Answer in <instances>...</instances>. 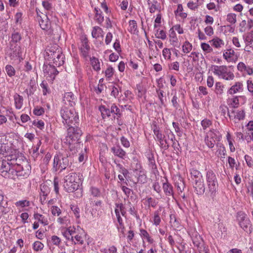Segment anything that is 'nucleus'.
<instances>
[{
  "instance_id": "a211bd4d",
  "label": "nucleus",
  "mask_w": 253,
  "mask_h": 253,
  "mask_svg": "<svg viewBox=\"0 0 253 253\" xmlns=\"http://www.w3.org/2000/svg\"><path fill=\"white\" fill-rule=\"evenodd\" d=\"M111 150L115 156L121 159H124L126 156V152L120 146H114Z\"/></svg>"
},
{
  "instance_id": "dca6fc26",
  "label": "nucleus",
  "mask_w": 253,
  "mask_h": 253,
  "mask_svg": "<svg viewBox=\"0 0 253 253\" xmlns=\"http://www.w3.org/2000/svg\"><path fill=\"white\" fill-rule=\"evenodd\" d=\"M213 72L214 75L221 77L222 79V77L226 73L227 70H228L227 67L226 66H217L213 65L212 66Z\"/></svg>"
},
{
  "instance_id": "ddd939ff",
  "label": "nucleus",
  "mask_w": 253,
  "mask_h": 253,
  "mask_svg": "<svg viewBox=\"0 0 253 253\" xmlns=\"http://www.w3.org/2000/svg\"><path fill=\"white\" fill-rule=\"evenodd\" d=\"M193 187L197 194H203L205 191V187L203 177L199 179H195L193 181Z\"/></svg>"
},
{
  "instance_id": "e433bc0d",
  "label": "nucleus",
  "mask_w": 253,
  "mask_h": 253,
  "mask_svg": "<svg viewBox=\"0 0 253 253\" xmlns=\"http://www.w3.org/2000/svg\"><path fill=\"white\" fill-rule=\"evenodd\" d=\"M192 238L193 244L195 246L199 247L200 245L201 244V242H202V239L201 238L200 236L197 233H196L195 234V237H192Z\"/></svg>"
},
{
  "instance_id": "774afa93",
  "label": "nucleus",
  "mask_w": 253,
  "mask_h": 253,
  "mask_svg": "<svg viewBox=\"0 0 253 253\" xmlns=\"http://www.w3.org/2000/svg\"><path fill=\"white\" fill-rule=\"evenodd\" d=\"M245 159L249 167H252L253 166V160L251 157L248 155H246L245 156Z\"/></svg>"
},
{
  "instance_id": "4468645a",
  "label": "nucleus",
  "mask_w": 253,
  "mask_h": 253,
  "mask_svg": "<svg viewBox=\"0 0 253 253\" xmlns=\"http://www.w3.org/2000/svg\"><path fill=\"white\" fill-rule=\"evenodd\" d=\"M80 49L84 57L88 56L90 46L88 44V40L85 37H83L81 38V45Z\"/></svg>"
},
{
  "instance_id": "473e14b6",
  "label": "nucleus",
  "mask_w": 253,
  "mask_h": 253,
  "mask_svg": "<svg viewBox=\"0 0 253 253\" xmlns=\"http://www.w3.org/2000/svg\"><path fill=\"white\" fill-rule=\"evenodd\" d=\"M140 235L145 238L148 242L150 244H152L154 242V240L150 236L149 233L146 230L141 229L140 230Z\"/></svg>"
},
{
  "instance_id": "4be33fe9",
  "label": "nucleus",
  "mask_w": 253,
  "mask_h": 253,
  "mask_svg": "<svg viewBox=\"0 0 253 253\" xmlns=\"http://www.w3.org/2000/svg\"><path fill=\"white\" fill-rule=\"evenodd\" d=\"M147 3L151 13H154L159 9V3L156 0H147Z\"/></svg>"
},
{
  "instance_id": "680f3d73",
  "label": "nucleus",
  "mask_w": 253,
  "mask_h": 253,
  "mask_svg": "<svg viewBox=\"0 0 253 253\" xmlns=\"http://www.w3.org/2000/svg\"><path fill=\"white\" fill-rule=\"evenodd\" d=\"M211 122L208 119H204L201 122V125L204 129H206L211 125Z\"/></svg>"
},
{
  "instance_id": "ea45409f",
  "label": "nucleus",
  "mask_w": 253,
  "mask_h": 253,
  "mask_svg": "<svg viewBox=\"0 0 253 253\" xmlns=\"http://www.w3.org/2000/svg\"><path fill=\"white\" fill-rule=\"evenodd\" d=\"M205 141L206 145L210 148H212L215 143V139L210 138V136H206L205 139Z\"/></svg>"
},
{
  "instance_id": "37998d69",
  "label": "nucleus",
  "mask_w": 253,
  "mask_h": 253,
  "mask_svg": "<svg viewBox=\"0 0 253 253\" xmlns=\"http://www.w3.org/2000/svg\"><path fill=\"white\" fill-rule=\"evenodd\" d=\"M161 218L159 215V211H157L154 212V217H153V223L156 226H158L160 224L161 222Z\"/></svg>"
},
{
  "instance_id": "0eeeda50",
  "label": "nucleus",
  "mask_w": 253,
  "mask_h": 253,
  "mask_svg": "<svg viewBox=\"0 0 253 253\" xmlns=\"http://www.w3.org/2000/svg\"><path fill=\"white\" fill-rule=\"evenodd\" d=\"M206 184L210 196L213 197L218 188V182L215 173L211 170L207 172Z\"/></svg>"
},
{
  "instance_id": "2eb2a0df",
  "label": "nucleus",
  "mask_w": 253,
  "mask_h": 253,
  "mask_svg": "<svg viewBox=\"0 0 253 253\" xmlns=\"http://www.w3.org/2000/svg\"><path fill=\"white\" fill-rule=\"evenodd\" d=\"M76 97L71 92H66L64 94L63 101L66 105L73 107L75 105Z\"/></svg>"
},
{
  "instance_id": "a18cd8bd",
  "label": "nucleus",
  "mask_w": 253,
  "mask_h": 253,
  "mask_svg": "<svg viewBox=\"0 0 253 253\" xmlns=\"http://www.w3.org/2000/svg\"><path fill=\"white\" fill-rule=\"evenodd\" d=\"M155 36L157 38L161 39L162 40L166 39L167 37L166 32L163 30H159V29L156 30Z\"/></svg>"
},
{
  "instance_id": "9d476101",
  "label": "nucleus",
  "mask_w": 253,
  "mask_h": 253,
  "mask_svg": "<svg viewBox=\"0 0 253 253\" xmlns=\"http://www.w3.org/2000/svg\"><path fill=\"white\" fill-rule=\"evenodd\" d=\"M50 62L48 65H43V72L44 76L48 80L53 81L55 76L58 74V71L55 68V65H51Z\"/></svg>"
},
{
  "instance_id": "c03bdc74",
  "label": "nucleus",
  "mask_w": 253,
  "mask_h": 253,
  "mask_svg": "<svg viewBox=\"0 0 253 253\" xmlns=\"http://www.w3.org/2000/svg\"><path fill=\"white\" fill-rule=\"evenodd\" d=\"M192 48V44L187 41H186L182 45V50L184 53L189 52Z\"/></svg>"
},
{
  "instance_id": "6e6552de",
  "label": "nucleus",
  "mask_w": 253,
  "mask_h": 253,
  "mask_svg": "<svg viewBox=\"0 0 253 253\" xmlns=\"http://www.w3.org/2000/svg\"><path fill=\"white\" fill-rule=\"evenodd\" d=\"M70 156L69 152L65 154L59 153L55 155L53 160V169L57 171L59 169L61 170L65 169L69 164Z\"/></svg>"
},
{
  "instance_id": "c9c22d12",
  "label": "nucleus",
  "mask_w": 253,
  "mask_h": 253,
  "mask_svg": "<svg viewBox=\"0 0 253 253\" xmlns=\"http://www.w3.org/2000/svg\"><path fill=\"white\" fill-rule=\"evenodd\" d=\"M15 205L17 208H25L30 206V201L25 200H21L16 202L15 203Z\"/></svg>"
},
{
  "instance_id": "c756f323",
  "label": "nucleus",
  "mask_w": 253,
  "mask_h": 253,
  "mask_svg": "<svg viewBox=\"0 0 253 253\" xmlns=\"http://www.w3.org/2000/svg\"><path fill=\"white\" fill-rule=\"evenodd\" d=\"M11 40L10 41V44H12V43H17L20 42L22 38L21 34L17 32H13L11 35Z\"/></svg>"
},
{
  "instance_id": "864d4df0",
  "label": "nucleus",
  "mask_w": 253,
  "mask_h": 253,
  "mask_svg": "<svg viewBox=\"0 0 253 253\" xmlns=\"http://www.w3.org/2000/svg\"><path fill=\"white\" fill-rule=\"evenodd\" d=\"M227 21L232 24H235L236 22V15L234 13L228 14L227 16Z\"/></svg>"
},
{
  "instance_id": "7ed1b4c3",
  "label": "nucleus",
  "mask_w": 253,
  "mask_h": 253,
  "mask_svg": "<svg viewBox=\"0 0 253 253\" xmlns=\"http://www.w3.org/2000/svg\"><path fill=\"white\" fill-rule=\"evenodd\" d=\"M60 115L62 119V123L65 126L75 125L78 123V116L73 108L63 107L60 110Z\"/></svg>"
},
{
  "instance_id": "20e7f679",
  "label": "nucleus",
  "mask_w": 253,
  "mask_h": 253,
  "mask_svg": "<svg viewBox=\"0 0 253 253\" xmlns=\"http://www.w3.org/2000/svg\"><path fill=\"white\" fill-rule=\"evenodd\" d=\"M45 57L49 61H52L53 64L56 66H60L64 63L63 55L61 49L56 46L46 48Z\"/></svg>"
},
{
  "instance_id": "052dcab7",
  "label": "nucleus",
  "mask_w": 253,
  "mask_h": 253,
  "mask_svg": "<svg viewBox=\"0 0 253 253\" xmlns=\"http://www.w3.org/2000/svg\"><path fill=\"white\" fill-rule=\"evenodd\" d=\"M178 101V97H177L176 92H175V94L171 99V102L173 106L176 109H178L179 107V104Z\"/></svg>"
},
{
  "instance_id": "f257e3e1",
  "label": "nucleus",
  "mask_w": 253,
  "mask_h": 253,
  "mask_svg": "<svg viewBox=\"0 0 253 253\" xmlns=\"http://www.w3.org/2000/svg\"><path fill=\"white\" fill-rule=\"evenodd\" d=\"M78 126L79 123L75 124V125H72L68 126L69 128L67 129V135L64 139V143L69 145L71 151H74V153L76 152V150H72L73 146L72 145L79 143L83 134L82 131Z\"/></svg>"
},
{
  "instance_id": "6ab92c4d",
  "label": "nucleus",
  "mask_w": 253,
  "mask_h": 253,
  "mask_svg": "<svg viewBox=\"0 0 253 253\" xmlns=\"http://www.w3.org/2000/svg\"><path fill=\"white\" fill-rule=\"evenodd\" d=\"M243 89V84L241 82H236L235 84L232 85L227 91V93L233 95L238 92L242 91Z\"/></svg>"
},
{
  "instance_id": "b1692460",
  "label": "nucleus",
  "mask_w": 253,
  "mask_h": 253,
  "mask_svg": "<svg viewBox=\"0 0 253 253\" xmlns=\"http://www.w3.org/2000/svg\"><path fill=\"white\" fill-rule=\"evenodd\" d=\"M209 42L211 43L212 45L216 48H220L224 44V42L218 37L213 38Z\"/></svg>"
},
{
  "instance_id": "cd10ccee",
  "label": "nucleus",
  "mask_w": 253,
  "mask_h": 253,
  "mask_svg": "<svg viewBox=\"0 0 253 253\" xmlns=\"http://www.w3.org/2000/svg\"><path fill=\"white\" fill-rule=\"evenodd\" d=\"M175 15H179L181 18L185 19L186 18L187 14L185 12H183V7L182 4H178L177 9L174 11Z\"/></svg>"
},
{
  "instance_id": "79ce46f5",
  "label": "nucleus",
  "mask_w": 253,
  "mask_h": 253,
  "mask_svg": "<svg viewBox=\"0 0 253 253\" xmlns=\"http://www.w3.org/2000/svg\"><path fill=\"white\" fill-rule=\"evenodd\" d=\"M153 130L154 133L156 137V138L155 139L156 140L159 137H160L164 135V134H163L161 131H160L159 127L157 126L156 124H154L153 126Z\"/></svg>"
},
{
  "instance_id": "393cba45",
  "label": "nucleus",
  "mask_w": 253,
  "mask_h": 253,
  "mask_svg": "<svg viewBox=\"0 0 253 253\" xmlns=\"http://www.w3.org/2000/svg\"><path fill=\"white\" fill-rule=\"evenodd\" d=\"M128 30L129 32L133 34H135L138 32L137 30V23L135 20H132L129 21V27Z\"/></svg>"
},
{
  "instance_id": "5fc2aeb1",
  "label": "nucleus",
  "mask_w": 253,
  "mask_h": 253,
  "mask_svg": "<svg viewBox=\"0 0 253 253\" xmlns=\"http://www.w3.org/2000/svg\"><path fill=\"white\" fill-rule=\"evenodd\" d=\"M40 85L42 89V92L44 95H46L47 93H49V89L48 87V84L46 82L42 81Z\"/></svg>"
},
{
  "instance_id": "2f4dec72",
  "label": "nucleus",
  "mask_w": 253,
  "mask_h": 253,
  "mask_svg": "<svg viewBox=\"0 0 253 253\" xmlns=\"http://www.w3.org/2000/svg\"><path fill=\"white\" fill-rule=\"evenodd\" d=\"M99 110L101 113V115L103 118H105L106 117L110 116L111 110L107 108L105 106L102 105L99 107Z\"/></svg>"
},
{
  "instance_id": "423d86ee",
  "label": "nucleus",
  "mask_w": 253,
  "mask_h": 253,
  "mask_svg": "<svg viewBox=\"0 0 253 253\" xmlns=\"http://www.w3.org/2000/svg\"><path fill=\"white\" fill-rule=\"evenodd\" d=\"M236 219L240 227L245 232L251 233L253 231V227L251 221L247 214L242 211L237 212Z\"/></svg>"
},
{
  "instance_id": "39448f33",
  "label": "nucleus",
  "mask_w": 253,
  "mask_h": 253,
  "mask_svg": "<svg viewBox=\"0 0 253 253\" xmlns=\"http://www.w3.org/2000/svg\"><path fill=\"white\" fill-rule=\"evenodd\" d=\"M79 184L80 178L76 173H71L64 177L63 186L67 192H73L77 190L79 187Z\"/></svg>"
},
{
  "instance_id": "6e6d98bb",
  "label": "nucleus",
  "mask_w": 253,
  "mask_h": 253,
  "mask_svg": "<svg viewBox=\"0 0 253 253\" xmlns=\"http://www.w3.org/2000/svg\"><path fill=\"white\" fill-rule=\"evenodd\" d=\"M51 212L53 215L59 216L61 213V211L58 207L53 206L51 207Z\"/></svg>"
},
{
  "instance_id": "0e129e2a",
  "label": "nucleus",
  "mask_w": 253,
  "mask_h": 253,
  "mask_svg": "<svg viewBox=\"0 0 253 253\" xmlns=\"http://www.w3.org/2000/svg\"><path fill=\"white\" fill-rule=\"evenodd\" d=\"M218 131L216 129L211 130L209 134L207 136H210V138H212L218 140L216 133H218Z\"/></svg>"
},
{
  "instance_id": "3c124183",
  "label": "nucleus",
  "mask_w": 253,
  "mask_h": 253,
  "mask_svg": "<svg viewBox=\"0 0 253 253\" xmlns=\"http://www.w3.org/2000/svg\"><path fill=\"white\" fill-rule=\"evenodd\" d=\"M57 222L60 224H65L68 225L70 223V220L68 216H64L63 217H60L57 219Z\"/></svg>"
},
{
  "instance_id": "8fccbe9b",
  "label": "nucleus",
  "mask_w": 253,
  "mask_h": 253,
  "mask_svg": "<svg viewBox=\"0 0 253 253\" xmlns=\"http://www.w3.org/2000/svg\"><path fill=\"white\" fill-rule=\"evenodd\" d=\"M43 247V244L40 241H36L33 244V249L37 252L42 250Z\"/></svg>"
},
{
  "instance_id": "603ef678",
  "label": "nucleus",
  "mask_w": 253,
  "mask_h": 253,
  "mask_svg": "<svg viewBox=\"0 0 253 253\" xmlns=\"http://www.w3.org/2000/svg\"><path fill=\"white\" fill-rule=\"evenodd\" d=\"M235 78V76L234 74L231 72L227 70L226 73L224 74L223 77H222V79L225 80L229 81L233 80Z\"/></svg>"
},
{
  "instance_id": "de8ad7c7",
  "label": "nucleus",
  "mask_w": 253,
  "mask_h": 253,
  "mask_svg": "<svg viewBox=\"0 0 253 253\" xmlns=\"http://www.w3.org/2000/svg\"><path fill=\"white\" fill-rule=\"evenodd\" d=\"M90 191L91 195L93 197H99L101 195V192L100 190L95 187H91L90 188Z\"/></svg>"
},
{
  "instance_id": "a19ab883",
  "label": "nucleus",
  "mask_w": 253,
  "mask_h": 253,
  "mask_svg": "<svg viewBox=\"0 0 253 253\" xmlns=\"http://www.w3.org/2000/svg\"><path fill=\"white\" fill-rule=\"evenodd\" d=\"M201 46L203 50L206 53H209L213 51L212 48L208 44L203 42L201 44Z\"/></svg>"
},
{
  "instance_id": "09e8293b",
  "label": "nucleus",
  "mask_w": 253,
  "mask_h": 253,
  "mask_svg": "<svg viewBox=\"0 0 253 253\" xmlns=\"http://www.w3.org/2000/svg\"><path fill=\"white\" fill-rule=\"evenodd\" d=\"M111 112L115 114L118 117L122 116V114L120 112V109L115 104H113L111 107Z\"/></svg>"
},
{
  "instance_id": "4c0bfd02",
  "label": "nucleus",
  "mask_w": 253,
  "mask_h": 253,
  "mask_svg": "<svg viewBox=\"0 0 253 253\" xmlns=\"http://www.w3.org/2000/svg\"><path fill=\"white\" fill-rule=\"evenodd\" d=\"M5 68V71L9 77H12L15 75V70L11 65H7Z\"/></svg>"
},
{
  "instance_id": "1a4fd4ad",
  "label": "nucleus",
  "mask_w": 253,
  "mask_h": 253,
  "mask_svg": "<svg viewBox=\"0 0 253 253\" xmlns=\"http://www.w3.org/2000/svg\"><path fill=\"white\" fill-rule=\"evenodd\" d=\"M0 158H2L1 157V155H2L4 158V159L7 161H10V162L17 161L18 154L16 150L12 151L11 149L5 144L0 143Z\"/></svg>"
},
{
  "instance_id": "f8f14e48",
  "label": "nucleus",
  "mask_w": 253,
  "mask_h": 253,
  "mask_svg": "<svg viewBox=\"0 0 253 253\" xmlns=\"http://www.w3.org/2000/svg\"><path fill=\"white\" fill-rule=\"evenodd\" d=\"M133 171L135 176L137 177L136 183H144L147 182V177L144 169L141 167L139 163H136L135 168L133 169Z\"/></svg>"
},
{
  "instance_id": "338daca9",
  "label": "nucleus",
  "mask_w": 253,
  "mask_h": 253,
  "mask_svg": "<svg viewBox=\"0 0 253 253\" xmlns=\"http://www.w3.org/2000/svg\"><path fill=\"white\" fill-rule=\"evenodd\" d=\"M147 202L149 207L151 206L153 208H155L157 205V202L156 201V200L151 197L147 198Z\"/></svg>"
},
{
  "instance_id": "f704fd0d",
  "label": "nucleus",
  "mask_w": 253,
  "mask_h": 253,
  "mask_svg": "<svg viewBox=\"0 0 253 253\" xmlns=\"http://www.w3.org/2000/svg\"><path fill=\"white\" fill-rule=\"evenodd\" d=\"M42 5L44 9L47 11V12H45V14L47 13V15H49L50 13L52 12V7L51 4L48 1H43L42 2Z\"/></svg>"
},
{
  "instance_id": "72a5a7b5",
  "label": "nucleus",
  "mask_w": 253,
  "mask_h": 253,
  "mask_svg": "<svg viewBox=\"0 0 253 253\" xmlns=\"http://www.w3.org/2000/svg\"><path fill=\"white\" fill-rule=\"evenodd\" d=\"M90 61L93 69L95 71H99L100 70V62L98 59L93 57L90 58Z\"/></svg>"
},
{
  "instance_id": "bb28decb",
  "label": "nucleus",
  "mask_w": 253,
  "mask_h": 253,
  "mask_svg": "<svg viewBox=\"0 0 253 253\" xmlns=\"http://www.w3.org/2000/svg\"><path fill=\"white\" fill-rule=\"evenodd\" d=\"M14 98L16 108L18 109H21L23 104V97L19 94H16L14 95Z\"/></svg>"
},
{
  "instance_id": "7c9ffc66",
  "label": "nucleus",
  "mask_w": 253,
  "mask_h": 253,
  "mask_svg": "<svg viewBox=\"0 0 253 253\" xmlns=\"http://www.w3.org/2000/svg\"><path fill=\"white\" fill-rule=\"evenodd\" d=\"M102 32V29L101 28L98 26H95L92 31V36L93 38L97 39L101 35Z\"/></svg>"
},
{
  "instance_id": "f03ea898",
  "label": "nucleus",
  "mask_w": 253,
  "mask_h": 253,
  "mask_svg": "<svg viewBox=\"0 0 253 253\" xmlns=\"http://www.w3.org/2000/svg\"><path fill=\"white\" fill-rule=\"evenodd\" d=\"M12 161L0 158V174L4 177L15 179L21 175L16 168H12Z\"/></svg>"
},
{
  "instance_id": "aec40b11",
  "label": "nucleus",
  "mask_w": 253,
  "mask_h": 253,
  "mask_svg": "<svg viewBox=\"0 0 253 253\" xmlns=\"http://www.w3.org/2000/svg\"><path fill=\"white\" fill-rule=\"evenodd\" d=\"M163 189L165 195L167 196H171L173 195V187L169 182L163 183Z\"/></svg>"
},
{
  "instance_id": "13d9d810",
  "label": "nucleus",
  "mask_w": 253,
  "mask_h": 253,
  "mask_svg": "<svg viewBox=\"0 0 253 253\" xmlns=\"http://www.w3.org/2000/svg\"><path fill=\"white\" fill-rule=\"evenodd\" d=\"M114 73V70L112 67H109L105 71V76L107 78H110L112 77Z\"/></svg>"
},
{
  "instance_id": "4d7b16f0",
  "label": "nucleus",
  "mask_w": 253,
  "mask_h": 253,
  "mask_svg": "<svg viewBox=\"0 0 253 253\" xmlns=\"http://www.w3.org/2000/svg\"><path fill=\"white\" fill-rule=\"evenodd\" d=\"M116 206L117 207L116 209H118L119 211H120L122 215L124 216H125L126 214V211L124 205L122 203H120L116 204Z\"/></svg>"
},
{
  "instance_id": "49530a36",
  "label": "nucleus",
  "mask_w": 253,
  "mask_h": 253,
  "mask_svg": "<svg viewBox=\"0 0 253 253\" xmlns=\"http://www.w3.org/2000/svg\"><path fill=\"white\" fill-rule=\"evenodd\" d=\"M121 91V87H119V85L114 86L112 88L111 95L116 98L119 96V92Z\"/></svg>"
},
{
  "instance_id": "58836bf2",
  "label": "nucleus",
  "mask_w": 253,
  "mask_h": 253,
  "mask_svg": "<svg viewBox=\"0 0 253 253\" xmlns=\"http://www.w3.org/2000/svg\"><path fill=\"white\" fill-rule=\"evenodd\" d=\"M12 44H11V49L12 51V56L13 57H19L21 55V52L20 51V47L19 46H14V48H12Z\"/></svg>"
},
{
  "instance_id": "5701e85b",
  "label": "nucleus",
  "mask_w": 253,
  "mask_h": 253,
  "mask_svg": "<svg viewBox=\"0 0 253 253\" xmlns=\"http://www.w3.org/2000/svg\"><path fill=\"white\" fill-rule=\"evenodd\" d=\"M242 97V96H234L232 98H228L227 99V103L233 108H238L239 105V98Z\"/></svg>"
},
{
  "instance_id": "9b49d317",
  "label": "nucleus",
  "mask_w": 253,
  "mask_h": 253,
  "mask_svg": "<svg viewBox=\"0 0 253 253\" xmlns=\"http://www.w3.org/2000/svg\"><path fill=\"white\" fill-rule=\"evenodd\" d=\"M38 21L41 28L46 31L48 35H54L53 30L51 29L50 22L49 21L48 15L43 14V17L40 16Z\"/></svg>"
},
{
  "instance_id": "a878e982",
  "label": "nucleus",
  "mask_w": 253,
  "mask_h": 253,
  "mask_svg": "<svg viewBox=\"0 0 253 253\" xmlns=\"http://www.w3.org/2000/svg\"><path fill=\"white\" fill-rule=\"evenodd\" d=\"M34 217L36 220H37L38 221L40 222L42 224L44 225H46L48 224L47 218H45L42 214L38 213H34Z\"/></svg>"
},
{
  "instance_id": "412c9836",
  "label": "nucleus",
  "mask_w": 253,
  "mask_h": 253,
  "mask_svg": "<svg viewBox=\"0 0 253 253\" xmlns=\"http://www.w3.org/2000/svg\"><path fill=\"white\" fill-rule=\"evenodd\" d=\"M224 86L220 82H216L215 84V93L217 97L221 98L224 93Z\"/></svg>"
},
{
  "instance_id": "e2e57ef3",
  "label": "nucleus",
  "mask_w": 253,
  "mask_h": 253,
  "mask_svg": "<svg viewBox=\"0 0 253 253\" xmlns=\"http://www.w3.org/2000/svg\"><path fill=\"white\" fill-rule=\"evenodd\" d=\"M117 166L120 169V172L123 174V175L126 178L128 171V170L124 168L122 165L120 164H117Z\"/></svg>"
},
{
  "instance_id": "f3484780",
  "label": "nucleus",
  "mask_w": 253,
  "mask_h": 253,
  "mask_svg": "<svg viewBox=\"0 0 253 253\" xmlns=\"http://www.w3.org/2000/svg\"><path fill=\"white\" fill-rule=\"evenodd\" d=\"M94 20L98 24L101 25L104 20V16L102 14V12L98 7H95L94 9Z\"/></svg>"
},
{
  "instance_id": "c85d7f7f",
  "label": "nucleus",
  "mask_w": 253,
  "mask_h": 253,
  "mask_svg": "<svg viewBox=\"0 0 253 253\" xmlns=\"http://www.w3.org/2000/svg\"><path fill=\"white\" fill-rule=\"evenodd\" d=\"M190 174L193 181L195 180V179H199L203 177L201 173L195 169H192L190 170Z\"/></svg>"
},
{
  "instance_id": "69168bd1",
  "label": "nucleus",
  "mask_w": 253,
  "mask_h": 253,
  "mask_svg": "<svg viewBox=\"0 0 253 253\" xmlns=\"http://www.w3.org/2000/svg\"><path fill=\"white\" fill-rule=\"evenodd\" d=\"M171 52L169 49L165 48L163 50V55L165 59H169L171 57Z\"/></svg>"
},
{
  "instance_id": "bf43d9fd",
  "label": "nucleus",
  "mask_w": 253,
  "mask_h": 253,
  "mask_svg": "<svg viewBox=\"0 0 253 253\" xmlns=\"http://www.w3.org/2000/svg\"><path fill=\"white\" fill-rule=\"evenodd\" d=\"M234 51L233 50L230 49L227 50L225 52L223 53V57L226 59L228 60V59L231 57V56L234 55Z\"/></svg>"
}]
</instances>
